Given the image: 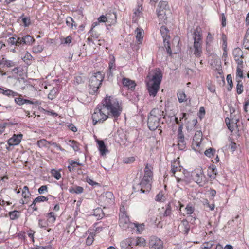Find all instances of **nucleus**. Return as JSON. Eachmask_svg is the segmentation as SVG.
I'll return each instance as SVG.
<instances>
[{
  "label": "nucleus",
  "mask_w": 249,
  "mask_h": 249,
  "mask_svg": "<svg viewBox=\"0 0 249 249\" xmlns=\"http://www.w3.org/2000/svg\"><path fill=\"white\" fill-rule=\"evenodd\" d=\"M102 106L98 105L92 114L93 124L103 122L108 117L117 119L121 114L122 108L116 98L107 96L102 102Z\"/></svg>",
  "instance_id": "obj_1"
},
{
  "label": "nucleus",
  "mask_w": 249,
  "mask_h": 249,
  "mask_svg": "<svg viewBox=\"0 0 249 249\" xmlns=\"http://www.w3.org/2000/svg\"><path fill=\"white\" fill-rule=\"evenodd\" d=\"M152 166L147 164L144 168V175L141 181L138 184H134L133 186L134 191H140L141 193H148L151 188V182L153 178V172Z\"/></svg>",
  "instance_id": "obj_2"
},
{
  "label": "nucleus",
  "mask_w": 249,
  "mask_h": 249,
  "mask_svg": "<svg viewBox=\"0 0 249 249\" xmlns=\"http://www.w3.org/2000/svg\"><path fill=\"white\" fill-rule=\"evenodd\" d=\"M162 74L160 69H158L153 75L152 78L147 83L148 93L150 96L155 97L160 89V85L161 82Z\"/></svg>",
  "instance_id": "obj_3"
},
{
  "label": "nucleus",
  "mask_w": 249,
  "mask_h": 249,
  "mask_svg": "<svg viewBox=\"0 0 249 249\" xmlns=\"http://www.w3.org/2000/svg\"><path fill=\"white\" fill-rule=\"evenodd\" d=\"M104 76L100 71L95 73L94 75L91 76L89 81L90 94L94 95L98 93V89L101 85Z\"/></svg>",
  "instance_id": "obj_4"
},
{
  "label": "nucleus",
  "mask_w": 249,
  "mask_h": 249,
  "mask_svg": "<svg viewBox=\"0 0 249 249\" xmlns=\"http://www.w3.org/2000/svg\"><path fill=\"white\" fill-rule=\"evenodd\" d=\"M156 10L157 16L162 20H165L168 18V16L171 14L169 6L166 1H160Z\"/></svg>",
  "instance_id": "obj_5"
},
{
  "label": "nucleus",
  "mask_w": 249,
  "mask_h": 249,
  "mask_svg": "<svg viewBox=\"0 0 249 249\" xmlns=\"http://www.w3.org/2000/svg\"><path fill=\"white\" fill-rule=\"evenodd\" d=\"M192 174L194 181L200 186H203L206 183V176L201 167L196 169Z\"/></svg>",
  "instance_id": "obj_6"
},
{
  "label": "nucleus",
  "mask_w": 249,
  "mask_h": 249,
  "mask_svg": "<svg viewBox=\"0 0 249 249\" xmlns=\"http://www.w3.org/2000/svg\"><path fill=\"white\" fill-rule=\"evenodd\" d=\"M183 124H180L178 130L177 139L178 146L179 150H183L186 148V142L182 132Z\"/></svg>",
  "instance_id": "obj_7"
},
{
  "label": "nucleus",
  "mask_w": 249,
  "mask_h": 249,
  "mask_svg": "<svg viewBox=\"0 0 249 249\" xmlns=\"http://www.w3.org/2000/svg\"><path fill=\"white\" fill-rule=\"evenodd\" d=\"M150 249H163V242L156 236H152L149 241Z\"/></svg>",
  "instance_id": "obj_8"
},
{
  "label": "nucleus",
  "mask_w": 249,
  "mask_h": 249,
  "mask_svg": "<svg viewBox=\"0 0 249 249\" xmlns=\"http://www.w3.org/2000/svg\"><path fill=\"white\" fill-rule=\"evenodd\" d=\"M181 170V167L179 165V163L178 161H175L174 163H172L171 165V171L172 173L173 174V175H174L177 180V182L178 183H182L184 182V179L181 178H180L178 176V175H176V172L178 171H180ZM182 185H183V184H181Z\"/></svg>",
  "instance_id": "obj_9"
},
{
  "label": "nucleus",
  "mask_w": 249,
  "mask_h": 249,
  "mask_svg": "<svg viewBox=\"0 0 249 249\" xmlns=\"http://www.w3.org/2000/svg\"><path fill=\"white\" fill-rule=\"evenodd\" d=\"M119 226L124 230L129 227L133 224L130 222L129 219L126 213L119 214Z\"/></svg>",
  "instance_id": "obj_10"
},
{
  "label": "nucleus",
  "mask_w": 249,
  "mask_h": 249,
  "mask_svg": "<svg viewBox=\"0 0 249 249\" xmlns=\"http://www.w3.org/2000/svg\"><path fill=\"white\" fill-rule=\"evenodd\" d=\"M202 133L201 131H197L193 137L192 145L193 149L196 150L195 147H199L202 141Z\"/></svg>",
  "instance_id": "obj_11"
},
{
  "label": "nucleus",
  "mask_w": 249,
  "mask_h": 249,
  "mask_svg": "<svg viewBox=\"0 0 249 249\" xmlns=\"http://www.w3.org/2000/svg\"><path fill=\"white\" fill-rule=\"evenodd\" d=\"M160 121L158 120L156 118L148 116L147 121L148 127L151 130H156L159 126Z\"/></svg>",
  "instance_id": "obj_12"
},
{
  "label": "nucleus",
  "mask_w": 249,
  "mask_h": 249,
  "mask_svg": "<svg viewBox=\"0 0 249 249\" xmlns=\"http://www.w3.org/2000/svg\"><path fill=\"white\" fill-rule=\"evenodd\" d=\"M178 228L180 232L186 235L188 234L190 231V225L188 221L185 219L182 220Z\"/></svg>",
  "instance_id": "obj_13"
},
{
  "label": "nucleus",
  "mask_w": 249,
  "mask_h": 249,
  "mask_svg": "<svg viewBox=\"0 0 249 249\" xmlns=\"http://www.w3.org/2000/svg\"><path fill=\"white\" fill-rule=\"evenodd\" d=\"M22 136L23 135L21 134L18 135L14 134L13 136L8 141L9 145L14 146L18 144L21 142Z\"/></svg>",
  "instance_id": "obj_14"
},
{
  "label": "nucleus",
  "mask_w": 249,
  "mask_h": 249,
  "mask_svg": "<svg viewBox=\"0 0 249 249\" xmlns=\"http://www.w3.org/2000/svg\"><path fill=\"white\" fill-rule=\"evenodd\" d=\"M163 116H164V112L163 111L159 108H154L151 111L150 115L148 116L152 117L153 118H156L157 120L161 121V118Z\"/></svg>",
  "instance_id": "obj_15"
},
{
  "label": "nucleus",
  "mask_w": 249,
  "mask_h": 249,
  "mask_svg": "<svg viewBox=\"0 0 249 249\" xmlns=\"http://www.w3.org/2000/svg\"><path fill=\"white\" fill-rule=\"evenodd\" d=\"M122 84L124 87H127L128 89L133 91L135 89L136 84L134 81H132L128 78H124L122 79Z\"/></svg>",
  "instance_id": "obj_16"
},
{
  "label": "nucleus",
  "mask_w": 249,
  "mask_h": 249,
  "mask_svg": "<svg viewBox=\"0 0 249 249\" xmlns=\"http://www.w3.org/2000/svg\"><path fill=\"white\" fill-rule=\"evenodd\" d=\"M201 42H202L196 41V39H195V41L194 42V54L197 57H200L202 53Z\"/></svg>",
  "instance_id": "obj_17"
},
{
  "label": "nucleus",
  "mask_w": 249,
  "mask_h": 249,
  "mask_svg": "<svg viewBox=\"0 0 249 249\" xmlns=\"http://www.w3.org/2000/svg\"><path fill=\"white\" fill-rule=\"evenodd\" d=\"M233 55L234 56L235 60L238 62V64H242L243 61L240 60V58L243 57V53L242 50L239 48H236L233 51Z\"/></svg>",
  "instance_id": "obj_18"
},
{
  "label": "nucleus",
  "mask_w": 249,
  "mask_h": 249,
  "mask_svg": "<svg viewBox=\"0 0 249 249\" xmlns=\"http://www.w3.org/2000/svg\"><path fill=\"white\" fill-rule=\"evenodd\" d=\"M96 142L98 144V148L101 155L102 156L106 155V153L108 152V150L107 149L105 144L103 140H99L97 139Z\"/></svg>",
  "instance_id": "obj_19"
},
{
  "label": "nucleus",
  "mask_w": 249,
  "mask_h": 249,
  "mask_svg": "<svg viewBox=\"0 0 249 249\" xmlns=\"http://www.w3.org/2000/svg\"><path fill=\"white\" fill-rule=\"evenodd\" d=\"M0 93L9 97H15L18 95V93L7 88H1L0 89Z\"/></svg>",
  "instance_id": "obj_20"
},
{
  "label": "nucleus",
  "mask_w": 249,
  "mask_h": 249,
  "mask_svg": "<svg viewBox=\"0 0 249 249\" xmlns=\"http://www.w3.org/2000/svg\"><path fill=\"white\" fill-rule=\"evenodd\" d=\"M160 32L163 39V43L166 45V41L169 40L170 38V36L168 34L169 30L166 27L162 26L160 29Z\"/></svg>",
  "instance_id": "obj_21"
},
{
  "label": "nucleus",
  "mask_w": 249,
  "mask_h": 249,
  "mask_svg": "<svg viewBox=\"0 0 249 249\" xmlns=\"http://www.w3.org/2000/svg\"><path fill=\"white\" fill-rule=\"evenodd\" d=\"M102 198L108 204L113 203L114 197L113 193L111 192H106L103 196Z\"/></svg>",
  "instance_id": "obj_22"
},
{
  "label": "nucleus",
  "mask_w": 249,
  "mask_h": 249,
  "mask_svg": "<svg viewBox=\"0 0 249 249\" xmlns=\"http://www.w3.org/2000/svg\"><path fill=\"white\" fill-rule=\"evenodd\" d=\"M121 249H131L133 248L131 238H127L120 243Z\"/></svg>",
  "instance_id": "obj_23"
},
{
  "label": "nucleus",
  "mask_w": 249,
  "mask_h": 249,
  "mask_svg": "<svg viewBox=\"0 0 249 249\" xmlns=\"http://www.w3.org/2000/svg\"><path fill=\"white\" fill-rule=\"evenodd\" d=\"M133 246H144L145 244V240L142 237L130 238Z\"/></svg>",
  "instance_id": "obj_24"
},
{
  "label": "nucleus",
  "mask_w": 249,
  "mask_h": 249,
  "mask_svg": "<svg viewBox=\"0 0 249 249\" xmlns=\"http://www.w3.org/2000/svg\"><path fill=\"white\" fill-rule=\"evenodd\" d=\"M217 174V169L214 165H212L209 167L208 175L211 178V180L214 179L216 178Z\"/></svg>",
  "instance_id": "obj_25"
},
{
  "label": "nucleus",
  "mask_w": 249,
  "mask_h": 249,
  "mask_svg": "<svg viewBox=\"0 0 249 249\" xmlns=\"http://www.w3.org/2000/svg\"><path fill=\"white\" fill-rule=\"evenodd\" d=\"M135 32L136 34V38L137 42L139 44L142 43L143 37V30L142 28H137Z\"/></svg>",
  "instance_id": "obj_26"
},
{
  "label": "nucleus",
  "mask_w": 249,
  "mask_h": 249,
  "mask_svg": "<svg viewBox=\"0 0 249 249\" xmlns=\"http://www.w3.org/2000/svg\"><path fill=\"white\" fill-rule=\"evenodd\" d=\"M201 29L199 27L197 26L196 29L194 30L193 33L194 40L195 41V39L197 42H202V36L200 33Z\"/></svg>",
  "instance_id": "obj_27"
},
{
  "label": "nucleus",
  "mask_w": 249,
  "mask_h": 249,
  "mask_svg": "<svg viewBox=\"0 0 249 249\" xmlns=\"http://www.w3.org/2000/svg\"><path fill=\"white\" fill-rule=\"evenodd\" d=\"M84 189L81 186H76L71 187L69 189V192L71 194H79L83 192Z\"/></svg>",
  "instance_id": "obj_28"
},
{
  "label": "nucleus",
  "mask_w": 249,
  "mask_h": 249,
  "mask_svg": "<svg viewBox=\"0 0 249 249\" xmlns=\"http://www.w3.org/2000/svg\"><path fill=\"white\" fill-rule=\"evenodd\" d=\"M22 42H23V44L26 45H30L34 41V39L32 36L30 35H26L22 37Z\"/></svg>",
  "instance_id": "obj_29"
},
{
  "label": "nucleus",
  "mask_w": 249,
  "mask_h": 249,
  "mask_svg": "<svg viewBox=\"0 0 249 249\" xmlns=\"http://www.w3.org/2000/svg\"><path fill=\"white\" fill-rule=\"evenodd\" d=\"M0 65H3V67L6 66L8 68H10L15 66L16 65V63L11 60H8L3 58L0 61Z\"/></svg>",
  "instance_id": "obj_30"
},
{
  "label": "nucleus",
  "mask_w": 249,
  "mask_h": 249,
  "mask_svg": "<svg viewBox=\"0 0 249 249\" xmlns=\"http://www.w3.org/2000/svg\"><path fill=\"white\" fill-rule=\"evenodd\" d=\"M177 96L179 103H182L183 102L186 101V95L184 92H178V93H177Z\"/></svg>",
  "instance_id": "obj_31"
},
{
  "label": "nucleus",
  "mask_w": 249,
  "mask_h": 249,
  "mask_svg": "<svg viewBox=\"0 0 249 249\" xmlns=\"http://www.w3.org/2000/svg\"><path fill=\"white\" fill-rule=\"evenodd\" d=\"M67 144L71 147L75 151H77L79 149L78 144L74 140H69L67 142Z\"/></svg>",
  "instance_id": "obj_32"
},
{
  "label": "nucleus",
  "mask_w": 249,
  "mask_h": 249,
  "mask_svg": "<svg viewBox=\"0 0 249 249\" xmlns=\"http://www.w3.org/2000/svg\"><path fill=\"white\" fill-rule=\"evenodd\" d=\"M81 165L82 164L79 162L71 161V162H70V165L68 166V168L70 172H71L74 170V169L76 168L77 165Z\"/></svg>",
  "instance_id": "obj_33"
},
{
  "label": "nucleus",
  "mask_w": 249,
  "mask_h": 249,
  "mask_svg": "<svg viewBox=\"0 0 249 249\" xmlns=\"http://www.w3.org/2000/svg\"><path fill=\"white\" fill-rule=\"evenodd\" d=\"M237 84L236 85L237 93L241 94L243 91V86L241 80H237Z\"/></svg>",
  "instance_id": "obj_34"
},
{
  "label": "nucleus",
  "mask_w": 249,
  "mask_h": 249,
  "mask_svg": "<svg viewBox=\"0 0 249 249\" xmlns=\"http://www.w3.org/2000/svg\"><path fill=\"white\" fill-rule=\"evenodd\" d=\"M11 220H15L19 217V212L18 211L10 212L9 213Z\"/></svg>",
  "instance_id": "obj_35"
},
{
  "label": "nucleus",
  "mask_w": 249,
  "mask_h": 249,
  "mask_svg": "<svg viewBox=\"0 0 249 249\" xmlns=\"http://www.w3.org/2000/svg\"><path fill=\"white\" fill-rule=\"evenodd\" d=\"M227 83L229 84V86L227 88V90L228 91H231L233 87V83H232V76L231 74H228L226 78Z\"/></svg>",
  "instance_id": "obj_36"
},
{
  "label": "nucleus",
  "mask_w": 249,
  "mask_h": 249,
  "mask_svg": "<svg viewBox=\"0 0 249 249\" xmlns=\"http://www.w3.org/2000/svg\"><path fill=\"white\" fill-rule=\"evenodd\" d=\"M85 77L83 75H78L75 77L74 82L77 84L83 83L85 82Z\"/></svg>",
  "instance_id": "obj_37"
},
{
  "label": "nucleus",
  "mask_w": 249,
  "mask_h": 249,
  "mask_svg": "<svg viewBox=\"0 0 249 249\" xmlns=\"http://www.w3.org/2000/svg\"><path fill=\"white\" fill-rule=\"evenodd\" d=\"M172 213L171 212V203H169L166 206V210L163 213L164 216H170Z\"/></svg>",
  "instance_id": "obj_38"
},
{
  "label": "nucleus",
  "mask_w": 249,
  "mask_h": 249,
  "mask_svg": "<svg viewBox=\"0 0 249 249\" xmlns=\"http://www.w3.org/2000/svg\"><path fill=\"white\" fill-rule=\"evenodd\" d=\"M215 152V150L214 148H210L205 151L204 154L206 156L211 158L213 156Z\"/></svg>",
  "instance_id": "obj_39"
},
{
  "label": "nucleus",
  "mask_w": 249,
  "mask_h": 249,
  "mask_svg": "<svg viewBox=\"0 0 249 249\" xmlns=\"http://www.w3.org/2000/svg\"><path fill=\"white\" fill-rule=\"evenodd\" d=\"M94 234L93 233H90L86 239V244L89 246L92 244L94 241Z\"/></svg>",
  "instance_id": "obj_40"
},
{
  "label": "nucleus",
  "mask_w": 249,
  "mask_h": 249,
  "mask_svg": "<svg viewBox=\"0 0 249 249\" xmlns=\"http://www.w3.org/2000/svg\"><path fill=\"white\" fill-rule=\"evenodd\" d=\"M43 46L42 45H38L33 48V51L36 53H40L43 50Z\"/></svg>",
  "instance_id": "obj_41"
},
{
  "label": "nucleus",
  "mask_w": 249,
  "mask_h": 249,
  "mask_svg": "<svg viewBox=\"0 0 249 249\" xmlns=\"http://www.w3.org/2000/svg\"><path fill=\"white\" fill-rule=\"evenodd\" d=\"M48 198L47 197H45L43 196H40L38 197H36L34 199V202L35 203H39L41 202L47 201H48Z\"/></svg>",
  "instance_id": "obj_42"
},
{
  "label": "nucleus",
  "mask_w": 249,
  "mask_h": 249,
  "mask_svg": "<svg viewBox=\"0 0 249 249\" xmlns=\"http://www.w3.org/2000/svg\"><path fill=\"white\" fill-rule=\"evenodd\" d=\"M48 218L50 222L54 223L56 220V216L53 212H50L48 213Z\"/></svg>",
  "instance_id": "obj_43"
},
{
  "label": "nucleus",
  "mask_w": 249,
  "mask_h": 249,
  "mask_svg": "<svg viewBox=\"0 0 249 249\" xmlns=\"http://www.w3.org/2000/svg\"><path fill=\"white\" fill-rule=\"evenodd\" d=\"M109 18V15H102L98 18V20L99 22H106Z\"/></svg>",
  "instance_id": "obj_44"
},
{
  "label": "nucleus",
  "mask_w": 249,
  "mask_h": 249,
  "mask_svg": "<svg viewBox=\"0 0 249 249\" xmlns=\"http://www.w3.org/2000/svg\"><path fill=\"white\" fill-rule=\"evenodd\" d=\"M103 214L102 210L101 208L96 209L94 211V215L96 216L98 215V218L103 217Z\"/></svg>",
  "instance_id": "obj_45"
},
{
  "label": "nucleus",
  "mask_w": 249,
  "mask_h": 249,
  "mask_svg": "<svg viewBox=\"0 0 249 249\" xmlns=\"http://www.w3.org/2000/svg\"><path fill=\"white\" fill-rule=\"evenodd\" d=\"M73 19L71 17H68L66 19V24L68 26L72 28L73 26H76V25L73 24Z\"/></svg>",
  "instance_id": "obj_46"
},
{
  "label": "nucleus",
  "mask_w": 249,
  "mask_h": 249,
  "mask_svg": "<svg viewBox=\"0 0 249 249\" xmlns=\"http://www.w3.org/2000/svg\"><path fill=\"white\" fill-rule=\"evenodd\" d=\"M185 210L186 211V213L189 215L192 214L194 211V208L190 204L187 205Z\"/></svg>",
  "instance_id": "obj_47"
},
{
  "label": "nucleus",
  "mask_w": 249,
  "mask_h": 249,
  "mask_svg": "<svg viewBox=\"0 0 249 249\" xmlns=\"http://www.w3.org/2000/svg\"><path fill=\"white\" fill-rule=\"evenodd\" d=\"M7 42L9 44L11 45H17V42L16 41V37L14 36L11 37L7 39Z\"/></svg>",
  "instance_id": "obj_48"
},
{
  "label": "nucleus",
  "mask_w": 249,
  "mask_h": 249,
  "mask_svg": "<svg viewBox=\"0 0 249 249\" xmlns=\"http://www.w3.org/2000/svg\"><path fill=\"white\" fill-rule=\"evenodd\" d=\"M164 47L166 49L167 53L169 54V55H172V50L170 47V43L169 40L167 41L166 42V45L164 44Z\"/></svg>",
  "instance_id": "obj_49"
},
{
  "label": "nucleus",
  "mask_w": 249,
  "mask_h": 249,
  "mask_svg": "<svg viewBox=\"0 0 249 249\" xmlns=\"http://www.w3.org/2000/svg\"><path fill=\"white\" fill-rule=\"evenodd\" d=\"M229 148H230L232 151H234L237 148L236 143H235L232 140L230 139V142L229 145Z\"/></svg>",
  "instance_id": "obj_50"
},
{
  "label": "nucleus",
  "mask_w": 249,
  "mask_h": 249,
  "mask_svg": "<svg viewBox=\"0 0 249 249\" xmlns=\"http://www.w3.org/2000/svg\"><path fill=\"white\" fill-rule=\"evenodd\" d=\"M15 102L16 104L19 105H22L24 104H25V100H24V99L22 98L19 97H15Z\"/></svg>",
  "instance_id": "obj_51"
},
{
  "label": "nucleus",
  "mask_w": 249,
  "mask_h": 249,
  "mask_svg": "<svg viewBox=\"0 0 249 249\" xmlns=\"http://www.w3.org/2000/svg\"><path fill=\"white\" fill-rule=\"evenodd\" d=\"M132 224L136 228L137 231L139 232H141L143 231V230L144 229V226L143 224H135V223H132Z\"/></svg>",
  "instance_id": "obj_52"
},
{
  "label": "nucleus",
  "mask_w": 249,
  "mask_h": 249,
  "mask_svg": "<svg viewBox=\"0 0 249 249\" xmlns=\"http://www.w3.org/2000/svg\"><path fill=\"white\" fill-rule=\"evenodd\" d=\"M56 90L54 89L52 90L48 95V97L49 99L53 100L56 97Z\"/></svg>",
  "instance_id": "obj_53"
},
{
  "label": "nucleus",
  "mask_w": 249,
  "mask_h": 249,
  "mask_svg": "<svg viewBox=\"0 0 249 249\" xmlns=\"http://www.w3.org/2000/svg\"><path fill=\"white\" fill-rule=\"evenodd\" d=\"M52 173L53 175V177L57 180H59L61 178V174L59 172L54 170H53L52 171Z\"/></svg>",
  "instance_id": "obj_54"
},
{
  "label": "nucleus",
  "mask_w": 249,
  "mask_h": 249,
  "mask_svg": "<svg viewBox=\"0 0 249 249\" xmlns=\"http://www.w3.org/2000/svg\"><path fill=\"white\" fill-rule=\"evenodd\" d=\"M240 64H238L237 67V75L236 76L239 77L240 78H242L243 77V71L241 70V67H240Z\"/></svg>",
  "instance_id": "obj_55"
},
{
  "label": "nucleus",
  "mask_w": 249,
  "mask_h": 249,
  "mask_svg": "<svg viewBox=\"0 0 249 249\" xmlns=\"http://www.w3.org/2000/svg\"><path fill=\"white\" fill-rule=\"evenodd\" d=\"M135 160L134 157H131L129 158H125L124 159V162L125 163H131L133 162Z\"/></svg>",
  "instance_id": "obj_56"
},
{
  "label": "nucleus",
  "mask_w": 249,
  "mask_h": 249,
  "mask_svg": "<svg viewBox=\"0 0 249 249\" xmlns=\"http://www.w3.org/2000/svg\"><path fill=\"white\" fill-rule=\"evenodd\" d=\"M22 20L23 23H24V25L25 27L28 26L31 23L30 19L29 18L23 17L22 18Z\"/></svg>",
  "instance_id": "obj_57"
},
{
  "label": "nucleus",
  "mask_w": 249,
  "mask_h": 249,
  "mask_svg": "<svg viewBox=\"0 0 249 249\" xmlns=\"http://www.w3.org/2000/svg\"><path fill=\"white\" fill-rule=\"evenodd\" d=\"M49 142L46 140L42 139L38 141L37 143L39 147H43L46 146L47 143H49Z\"/></svg>",
  "instance_id": "obj_58"
},
{
  "label": "nucleus",
  "mask_w": 249,
  "mask_h": 249,
  "mask_svg": "<svg viewBox=\"0 0 249 249\" xmlns=\"http://www.w3.org/2000/svg\"><path fill=\"white\" fill-rule=\"evenodd\" d=\"M49 144H50L51 145L53 146L54 147L56 148L60 151H65V150L63 148H62L58 144L56 143V142H49Z\"/></svg>",
  "instance_id": "obj_59"
},
{
  "label": "nucleus",
  "mask_w": 249,
  "mask_h": 249,
  "mask_svg": "<svg viewBox=\"0 0 249 249\" xmlns=\"http://www.w3.org/2000/svg\"><path fill=\"white\" fill-rule=\"evenodd\" d=\"M48 188L46 185L41 186L38 190L39 194H42L44 192H47Z\"/></svg>",
  "instance_id": "obj_60"
},
{
  "label": "nucleus",
  "mask_w": 249,
  "mask_h": 249,
  "mask_svg": "<svg viewBox=\"0 0 249 249\" xmlns=\"http://www.w3.org/2000/svg\"><path fill=\"white\" fill-rule=\"evenodd\" d=\"M142 11V7L141 5H138L137 8L135 10L134 14L136 16H139Z\"/></svg>",
  "instance_id": "obj_61"
},
{
  "label": "nucleus",
  "mask_w": 249,
  "mask_h": 249,
  "mask_svg": "<svg viewBox=\"0 0 249 249\" xmlns=\"http://www.w3.org/2000/svg\"><path fill=\"white\" fill-rule=\"evenodd\" d=\"M213 244L212 242H207L203 244L204 248L206 249H210L212 248Z\"/></svg>",
  "instance_id": "obj_62"
},
{
  "label": "nucleus",
  "mask_w": 249,
  "mask_h": 249,
  "mask_svg": "<svg viewBox=\"0 0 249 249\" xmlns=\"http://www.w3.org/2000/svg\"><path fill=\"white\" fill-rule=\"evenodd\" d=\"M164 196L162 194L159 193L155 197V200L157 201H162L164 200Z\"/></svg>",
  "instance_id": "obj_63"
},
{
  "label": "nucleus",
  "mask_w": 249,
  "mask_h": 249,
  "mask_svg": "<svg viewBox=\"0 0 249 249\" xmlns=\"http://www.w3.org/2000/svg\"><path fill=\"white\" fill-rule=\"evenodd\" d=\"M246 42L247 44L249 45V29H248L246 32V34L244 37V41Z\"/></svg>",
  "instance_id": "obj_64"
}]
</instances>
